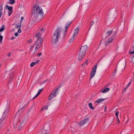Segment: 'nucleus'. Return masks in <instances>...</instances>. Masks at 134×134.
Segmentation results:
<instances>
[{"instance_id": "2eb2a0df", "label": "nucleus", "mask_w": 134, "mask_h": 134, "mask_svg": "<svg viewBox=\"0 0 134 134\" xmlns=\"http://www.w3.org/2000/svg\"><path fill=\"white\" fill-rule=\"evenodd\" d=\"M71 22H69L66 25H65V30L64 31V36L65 35V34L67 30L68 27L69 26L70 24L71 23Z\"/></svg>"}, {"instance_id": "58836bf2", "label": "nucleus", "mask_w": 134, "mask_h": 134, "mask_svg": "<svg viewBox=\"0 0 134 134\" xmlns=\"http://www.w3.org/2000/svg\"><path fill=\"white\" fill-rule=\"evenodd\" d=\"M16 28L17 29H20L21 28V26L20 25H16Z\"/></svg>"}, {"instance_id": "3c124183", "label": "nucleus", "mask_w": 134, "mask_h": 134, "mask_svg": "<svg viewBox=\"0 0 134 134\" xmlns=\"http://www.w3.org/2000/svg\"><path fill=\"white\" fill-rule=\"evenodd\" d=\"M93 23V21H92V22H91L90 23V24L91 25V26L92 25Z\"/></svg>"}, {"instance_id": "4c0bfd02", "label": "nucleus", "mask_w": 134, "mask_h": 134, "mask_svg": "<svg viewBox=\"0 0 134 134\" xmlns=\"http://www.w3.org/2000/svg\"><path fill=\"white\" fill-rule=\"evenodd\" d=\"M40 62V60H38L36 61L35 62H34V63H35V65H36L38 64Z\"/></svg>"}, {"instance_id": "f03ea898", "label": "nucleus", "mask_w": 134, "mask_h": 134, "mask_svg": "<svg viewBox=\"0 0 134 134\" xmlns=\"http://www.w3.org/2000/svg\"><path fill=\"white\" fill-rule=\"evenodd\" d=\"M62 29L58 27L54 31L52 38V42L54 46H57L58 44V40Z\"/></svg>"}, {"instance_id": "603ef678", "label": "nucleus", "mask_w": 134, "mask_h": 134, "mask_svg": "<svg viewBox=\"0 0 134 134\" xmlns=\"http://www.w3.org/2000/svg\"><path fill=\"white\" fill-rule=\"evenodd\" d=\"M117 118V119L118 122V123H119V119L118 118Z\"/></svg>"}, {"instance_id": "a211bd4d", "label": "nucleus", "mask_w": 134, "mask_h": 134, "mask_svg": "<svg viewBox=\"0 0 134 134\" xmlns=\"http://www.w3.org/2000/svg\"><path fill=\"white\" fill-rule=\"evenodd\" d=\"M76 37L72 35V37L71 38L69 41V42L70 43H71L73 42L74 40L75 39Z\"/></svg>"}, {"instance_id": "4d7b16f0", "label": "nucleus", "mask_w": 134, "mask_h": 134, "mask_svg": "<svg viewBox=\"0 0 134 134\" xmlns=\"http://www.w3.org/2000/svg\"><path fill=\"white\" fill-rule=\"evenodd\" d=\"M114 72H115V73L116 72V69H115V71H114Z\"/></svg>"}, {"instance_id": "13d9d810", "label": "nucleus", "mask_w": 134, "mask_h": 134, "mask_svg": "<svg viewBox=\"0 0 134 134\" xmlns=\"http://www.w3.org/2000/svg\"><path fill=\"white\" fill-rule=\"evenodd\" d=\"M14 38H11V39L12 40H13Z\"/></svg>"}, {"instance_id": "0eeeda50", "label": "nucleus", "mask_w": 134, "mask_h": 134, "mask_svg": "<svg viewBox=\"0 0 134 134\" xmlns=\"http://www.w3.org/2000/svg\"><path fill=\"white\" fill-rule=\"evenodd\" d=\"M117 14L116 10L114 9H113L110 12L109 14L108 18L109 19H113L115 18V16Z\"/></svg>"}, {"instance_id": "680f3d73", "label": "nucleus", "mask_w": 134, "mask_h": 134, "mask_svg": "<svg viewBox=\"0 0 134 134\" xmlns=\"http://www.w3.org/2000/svg\"><path fill=\"white\" fill-rule=\"evenodd\" d=\"M44 134H47V133H45Z\"/></svg>"}, {"instance_id": "8fccbe9b", "label": "nucleus", "mask_w": 134, "mask_h": 134, "mask_svg": "<svg viewBox=\"0 0 134 134\" xmlns=\"http://www.w3.org/2000/svg\"><path fill=\"white\" fill-rule=\"evenodd\" d=\"M129 53L130 54H134V50L132 52H130Z\"/></svg>"}, {"instance_id": "423d86ee", "label": "nucleus", "mask_w": 134, "mask_h": 134, "mask_svg": "<svg viewBox=\"0 0 134 134\" xmlns=\"http://www.w3.org/2000/svg\"><path fill=\"white\" fill-rule=\"evenodd\" d=\"M60 85H59L57 88L53 91L51 93L48 98L49 100H51L53 98L55 97L57 94H58V90L59 88L60 87Z\"/></svg>"}, {"instance_id": "c9c22d12", "label": "nucleus", "mask_w": 134, "mask_h": 134, "mask_svg": "<svg viewBox=\"0 0 134 134\" xmlns=\"http://www.w3.org/2000/svg\"><path fill=\"white\" fill-rule=\"evenodd\" d=\"M119 114V112L118 111H117L116 112V113L115 114V115L116 116L117 118H118V115Z\"/></svg>"}, {"instance_id": "de8ad7c7", "label": "nucleus", "mask_w": 134, "mask_h": 134, "mask_svg": "<svg viewBox=\"0 0 134 134\" xmlns=\"http://www.w3.org/2000/svg\"><path fill=\"white\" fill-rule=\"evenodd\" d=\"M132 60L133 61V62L134 61V55L132 56Z\"/></svg>"}, {"instance_id": "5701e85b", "label": "nucleus", "mask_w": 134, "mask_h": 134, "mask_svg": "<svg viewBox=\"0 0 134 134\" xmlns=\"http://www.w3.org/2000/svg\"><path fill=\"white\" fill-rule=\"evenodd\" d=\"M88 106L91 109L93 110L94 109V108L93 107L92 104L91 103H89L88 104Z\"/></svg>"}, {"instance_id": "2f4dec72", "label": "nucleus", "mask_w": 134, "mask_h": 134, "mask_svg": "<svg viewBox=\"0 0 134 134\" xmlns=\"http://www.w3.org/2000/svg\"><path fill=\"white\" fill-rule=\"evenodd\" d=\"M43 88H42L41 89H40L39 90V91H38L37 94L38 95H39L40 93H41V92H42V91H43Z\"/></svg>"}, {"instance_id": "864d4df0", "label": "nucleus", "mask_w": 134, "mask_h": 134, "mask_svg": "<svg viewBox=\"0 0 134 134\" xmlns=\"http://www.w3.org/2000/svg\"><path fill=\"white\" fill-rule=\"evenodd\" d=\"M24 17L23 16H22L21 17V20H23L24 19Z\"/></svg>"}, {"instance_id": "5fc2aeb1", "label": "nucleus", "mask_w": 134, "mask_h": 134, "mask_svg": "<svg viewBox=\"0 0 134 134\" xmlns=\"http://www.w3.org/2000/svg\"><path fill=\"white\" fill-rule=\"evenodd\" d=\"M10 53H9L8 54V56L9 57H10Z\"/></svg>"}, {"instance_id": "052dcab7", "label": "nucleus", "mask_w": 134, "mask_h": 134, "mask_svg": "<svg viewBox=\"0 0 134 134\" xmlns=\"http://www.w3.org/2000/svg\"><path fill=\"white\" fill-rule=\"evenodd\" d=\"M47 125V124L46 125H45V127H46Z\"/></svg>"}, {"instance_id": "6e6552de", "label": "nucleus", "mask_w": 134, "mask_h": 134, "mask_svg": "<svg viewBox=\"0 0 134 134\" xmlns=\"http://www.w3.org/2000/svg\"><path fill=\"white\" fill-rule=\"evenodd\" d=\"M117 14L116 10L114 9H113L110 12L109 14L108 18L109 19H113L115 18V16Z\"/></svg>"}, {"instance_id": "72a5a7b5", "label": "nucleus", "mask_w": 134, "mask_h": 134, "mask_svg": "<svg viewBox=\"0 0 134 134\" xmlns=\"http://www.w3.org/2000/svg\"><path fill=\"white\" fill-rule=\"evenodd\" d=\"M48 108V107L46 105L43 108H42L41 110H43L44 109H45L46 110Z\"/></svg>"}, {"instance_id": "ea45409f", "label": "nucleus", "mask_w": 134, "mask_h": 134, "mask_svg": "<svg viewBox=\"0 0 134 134\" xmlns=\"http://www.w3.org/2000/svg\"><path fill=\"white\" fill-rule=\"evenodd\" d=\"M23 111V108H21L18 112H21Z\"/></svg>"}, {"instance_id": "6e6d98bb", "label": "nucleus", "mask_w": 134, "mask_h": 134, "mask_svg": "<svg viewBox=\"0 0 134 134\" xmlns=\"http://www.w3.org/2000/svg\"><path fill=\"white\" fill-rule=\"evenodd\" d=\"M33 46H32L31 47V49L33 47Z\"/></svg>"}, {"instance_id": "c85d7f7f", "label": "nucleus", "mask_w": 134, "mask_h": 134, "mask_svg": "<svg viewBox=\"0 0 134 134\" xmlns=\"http://www.w3.org/2000/svg\"><path fill=\"white\" fill-rule=\"evenodd\" d=\"M55 66H54L51 68V70L50 71L51 72H53L55 71Z\"/></svg>"}, {"instance_id": "bf43d9fd", "label": "nucleus", "mask_w": 134, "mask_h": 134, "mask_svg": "<svg viewBox=\"0 0 134 134\" xmlns=\"http://www.w3.org/2000/svg\"><path fill=\"white\" fill-rule=\"evenodd\" d=\"M133 77L134 78V73L133 74Z\"/></svg>"}, {"instance_id": "6ab92c4d", "label": "nucleus", "mask_w": 134, "mask_h": 134, "mask_svg": "<svg viewBox=\"0 0 134 134\" xmlns=\"http://www.w3.org/2000/svg\"><path fill=\"white\" fill-rule=\"evenodd\" d=\"M24 121H23L22 123L21 124L19 127V129L20 130H21L22 129V127L24 125V124L23 123Z\"/></svg>"}, {"instance_id": "79ce46f5", "label": "nucleus", "mask_w": 134, "mask_h": 134, "mask_svg": "<svg viewBox=\"0 0 134 134\" xmlns=\"http://www.w3.org/2000/svg\"><path fill=\"white\" fill-rule=\"evenodd\" d=\"M14 35L16 37H17L18 36V34L17 32H15L14 34Z\"/></svg>"}, {"instance_id": "f704fd0d", "label": "nucleus", "mask_w": 134, "mask_h": 134, "mask_svg": "<svg viewBox=\"0 0 134 134\" xmlns=\"http://www.w3.org/2000/svg\"><path fill=\"white\" fill-rule=\"evenodd\" d=\"M35 65L34 62H31L30 64V66L31 67H33Z\"/></svg>"}, {"instance_id": "c03bdc74", "label": "nucleus", "mask_w": 134, "mask_h": 134, "mask_svg": "<svg viewBox=\"0 0 134 134\" xmlns=\"http://www.w3.org/2000/svg\"><path fill=\"white\" fill-rule=\"evenodd\" d=\"M41 54H42L41 53H40L39 54H37V56L38 57H40V56L41 55Z\"/></svg>"}, {"instance_id": "37998d69", "label": "nucleus", "mask_w": 134, "mask_h": 134, "mask_svg": "<svg viewBox=\"0 0 134 134\" xmlns=\"http://www.w3.org/2000/svg\"><path fill=\"white\" fill-rule=\"evenodd\" d=\"M118 31V30H116L114 32V35H116L117 34V32Z\"/></svg>"}, {"instance_id": "f8f14e48", "label": "nucleus", "mask_w": 134, "mask_h": 134, "mask_svg": "<svg viewBox=\"0 0 134 134\" xmlns=\"http://www.w3.org/2000/svg\"><path fill=\"white\" fill-rule=\"evenodd\" d=\"M8 113V110H6L3 112L2 117L1 119V121H2L3 120H5L6 121V119L7 117Z\"/></svg>"}, {"instance_id": "4468645a", "label": "nucleus", "mask_w": 134, "mask_h": 134, "mask_svg": "<svg viewBox=\"0 0 134 134\" xmlns=\"http://www.w3.org/2000/svg\"><path fill=\"white\" fill-rule=\"evenodd\" d=\"M79 27H77L75 30L74 34L73 35L76 37L77 36L78 33L79 32Z\"/></svg>"}, {"instance_id": "09e8293b", "label": "nucleus", "mask_w": 134, "mask_h": 134, "mask_svg": "<svg viewBox=\"0 0 134 134\" xmlns=\"http://www.w3.org/2000/svg\"><path fill=\"white\" fill-rule=\"evenodd\" d=\"M107 109V107H105V108L104 110V111L105 112H106V109Z\"/></svg>"}, {"instance_id": "a19ab883", "label": "nucleus", "mask_w": 134, "mask_h": 134, "mask_svg": "<svg viewBox=\"0 0 134 134\" xmlns=\"http://www.w3.org/2000/svg\"><path fill=\"white\" fill-rule=\"evenodd\" d=\"M21 32V29H20V28L19 29H18V32L19 33H20Z\"/></svg>"}, {"instance_id": "473e14b6", "label": "nucleus", "mask_w": 134, "mask_h": 134, "mask_svg": "<svg viewBox=\"0 0 134 134\" xmlns=\"http://www.w3.org/2000/svg\"><path fill=\"white\" fill-rule=\"evenodd\" d=\"M15 0H10V3L11 4H13L15 3Z\"/></svg>"}, {"instance_id": "9d476101", "label": "nucleus", "mask_w": 134, "mask_h": 134, "mask_svg": "<svg viewBox=\"0 0 134 134\" xmlns=\"http://www.w3.org/2000/svg\"><path fill=\"white\" fill-rule=\"evenodd\" d=\"M5 8L6 9L8 10V14L9 16H10L13 13L12 7L11 6L9 7L8 5H7L5 6Z\"/></svg>"}, {"instance_id": "dca6fc26", "label": "nucleus", "mask_w": 134, "mask_h": 134, "mask_svg": "<svg viewBox=\"0 0 134 134\" xmlns=\"http://www.w3.org/2000/svg\"><path fill=\"white\" fill-rule=\"evenodd\" d=\"M6 121V120H3L2 121H1V119L0 120V128H2L4 126Z\"/></svg>"}, {"instance_id": "a18cd8bd", "label": "nucleus", "mask_w": 134, "mask_h": 134, "mask_svg": "<svg viewBox=\"0 0 134 134\" xmlns=\"http://www.w3.org/2000/svg\"><path fill=\"white\" fill-rule=\"evenodd\" d=\"M38 95H37V94L36 95H35V96L34 97V98H33V99H34L35 98H36L37 97Z\"/></svg>"}, {"instance_id": "7ed1b4c3", "label": "nucleus", "mask_w": 134, "mask_h": 134, "mask_svg": "<svg viewBox=\"0 0 134 134\" xmlns=\"http://www.w3.org/2000/svg\"><path fill=\"white\" fill-rule=\"evenodd\" d=\"M87 45H84L80 49L78 57V60H81L83 58L87 50Z\"/></svg>"}, {"instance_id": "9b49d317", "label": "nucleus", "mask_w": 134, "mask_h": 134, "mask_svg": "<svg viewBox=\"0 0 134 134\" xmlns=\"http://www.w3.org/2000/svg\"><path fill=\"white\" fill-rule=\"evenodd\" d=\"M97 65H96L93 68L91 74V77L90 79H91L92 78L94 75H95L96 69L97 68Z\"/></svg>"}, {"instance_id": "ddd939ff", "label": "nucleus", "mask_w": 134, "mask_h": 134, "mask_svg": "<svg viewBox=\"0 0 134 134\" xmlns=\"http://www.w3.org/2000/svg\"><path fill=\"white\" fill-rule=\"evenodd\" d=\"M113 39L112 38H110L108 39V40L105 43L104 45V48H105L109 44L111 43L112 41H113Z\"/></svg>"}, {"instance_id": "f257e3e1", "label": "nucleus", "mask_w": 134, "mask_h": 134, "mask_svg": "<svg viewBox=\"0 0 134 134\" xmlns=\"http://www.w3.org/2000/svg\"><path fill=\"white\" fill-rule=\"evenodd\" d=\"M45 16L41 7L35 5L33 6L32 10V17L36 19L37 18L40 19L43 18Z\"/></svg>"}, {"instance_id": "39448f33", "label": "nucleus", "mask_w": 134, "mask_h": 134, "mask_svg": "<svg viewBox=\"0 0 134 134\" xmlns=\"http://www.w3.org/2000/svg\"><path fill=\"white\" fill-rule=\"evenodd\" d=\"M42 38L39 37L38 40L34 44V45L36 46V47L35 49V52L33 53V54H34L35 52H36L38 48H40L42 43Z\"/></svg>"}, {"instance_id": "aec40b11", "label": "nucleus", "mask_w": 134, "mask_h": 134, "mask_svg": "<svg viewBox=\"0 0 134 134\" xmlns=\"http://www.w3.org/2000/svg\"><path fill=\"white\" fill-rule=\"evenodd\" d=\"M3 11V7L2 5H0V18L1 17Z\"/></svg>"}, {"instance_id": "a878e982", "label": "nucleus", "mask_w": 134, "mask_h": 134, "mask_svg": "<svg viewBox=\"0 0 134 134\" xmlns=\"http://www.w3.org/2000/svg\"><path fill=\"white\" fill-rule=\"evenodd\" d=\"M88 63H87V61H86L85 63H84L82 64V67H83L84 68L85 66H86L87 64Z\"/></svg>"}, {"instance_id": "c756f323", "label": "nucleus", "mask_w": 134, "mask_h": 134, "mask_svg": "<svg viewBox=\"0 0 134 134\" xmlns=\"http://www.w3.org/2000/svg\"><path fill=\"white\" fill-rule=\"evenodd\" d=\"M5 28V26L4 25H3L2 26V27L0 29V32H1L3 31Z\"/></svg>"}, {"instance_id": "b1692460", "label": "nucleus", "mask_w": 134, "mask_h": 134, "mask_svg": "<svg viewBox=\"0 0 134 134\" xmlns=\"http://www.w3.org/2000/svg\"><path fill=\"white\" fill-rule=\"evenodd\" d=\"M104 44H103V43H100L99 45V47L101 48L102 49H104L105 48H104Z\"/></svg>"}, {"instance_id": "49530a36", "label": "nucleus", "mask_w": 134, "mask_h": 134, "mask_svg": "<svg viewBox=\"0 0 134 134\" xmlns=\"http://www.w3.org/2000/svg\"><path fill=\"white\" fill-rule=\"evenodd\" d=\"M32 42V40H30L28 41V42L29 43H31Z\"/></svg>"}, {"instance_id": "4be33fe9", "label": "nucleus", "mask_w": 134, "mask_h": 134, "mask_svg": "<svg viewBox=\"0 0 134 134\" xmlns=\"http://www.w3.org/2000/svg\"><path fill=\"white\" fill-rule=\"evenodd\" d=\"M110 90V89L108 88H105L102 91L103 93L107 92Z\"/></svg>"}, {"instance_id": "20e7f679", "label": "nucleus", "mask_w": 134, "mask_h": 134, "mask_svg": "<svg viewBox=\"0 0 134 134\" xmlns=\"http://www.w3.org/2000/svg\"><path fill=\"white\" fill-rule=\"evenodd\" d=\"M126 61L124 60L123 61L119 62L118 63L116 66L117 68L120 71V72L122 73L123 72V69H124L126 65Z\"/></svg>"}, {"instance_id": "bb28decb", "label": "nucleus", "mask_w": 134, "mask_h": 134, "mask_svg": "<svg viewBox=\"0 0 134 134\" xmlns=\"http://www.w3.org/2000/svg\"><path fill=\"white\" fill-rule=\"evenodd\" d=\"M40 32L41 33H43L45 31V29H44L43 28H41L40 29Z\"/></svg>"}, {"instance_id": "cd10ccee", "label": "nucleus", "mask_w": 134, "mask_h": 134, "mask_svg": "<svg viewBox=\"0 0 134 134\" xmlns=\"http://www.w3.org/2000/svg\"><path fill=\"white\" fill-rule=\"evenodd\" d=\"M112 31H110L106 33V35L107 36H109L111 35L112 33Z\"/></svg>"}, {"instance_id": "393cba45", "label": "nucleus", "mask_w": 134, "mask_h": 134, "mask_svg": "<svg viewBox=\"0 0 134 134\" xmlns=\"http://www.w3.org/2000/svg\"><path fill=\"white\" fill-rule=\"evenodd\" d=\"M131 81H130L128 84L124 88V90L125 91L129 87L131 84Z\"/></svg>"}, {"instance_id": "e433bc0d", "label": "nucleus", "mask_w": 134, "mask_h": 134, "mask_svg": "<svg viewBox=\"0 0 134 134\" xmlns=\"http://www.w3.org/2000/svg\"><path fill=\"white\" fill-rule=\"evenodd\" d=\"M3 38V37L2 36L0 35V42H1L2 41V40Z\"/></svg>"}, {"instance_id": "7c9ffc66", "label": "nucleus", "mask_w": 134, "mask_h": 134, "mask_svg": "<svg viewBox=\"0 0 134 134\" xmlns=\"http://www.w3.org/2000/svg\"><path fill=\"white\" fill-rule=\"evenodd\" d=\"M41 34L42 33H41L40 32V31H39V32L37 33L36 35V37H40L41 36Z\"/></svg>"}, {"instance_id": "f3484780", "label": "nucleus", "mask_w": 134, "mask_h": 134, "mask_svg": "<svg viewBox=\"0 0 134 134\" xmlns=\"http://www.w3.org/2000/svg\"><path fill=\"white\" fill-rule=\"evenodd\" d=\"M105 100L104 99H103V98H100L99 99H98L96 101V102L98 103L100 102H101L103 101H104Z\"/></svg>"}, {"instance_id": "1a4fd4ad", "label": "nucleus", "mask_w": 134, "mask_h": 134, "mask_svg": "<svg viewBox=\"0 0 134 134\" xmlns=\"http://www.w3.org/2000/svg\"><path fill=\"white\" fill-rule=\"evenodd\" d=\"M89 121L88 119H85L79 122L80 126H82L84 125H87Z\"/></svg>"}, {"instance_id": "412c9836", "label": "nucleus", "mask_w": 134, "mask_h": 134, "mask_svg": "<svg viewBox=\"0 0 134 134\" xmlns=\"http://www.w3.org/2000/svg\"><path fill=\"white\" fill-rule=\"evenodd\" d=\"M8 86L9 87L12 88L13 86V84L11 82H9L8 83Z\"/></svg>"}]
</instances>
